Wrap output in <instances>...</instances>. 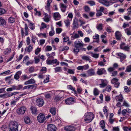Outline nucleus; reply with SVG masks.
Listing matches in <instances>:
<instances>
[{"label":"nucleus","instance_id":"1","mask_svg":"<svg viewBox=\"0 0 131 131\" xmlns=\"http://www.w3.org/2000/svg\"><path fill=\"white\" fill-rule=\"evenodd\" d=\"M22 126L16 121H12L10 124V130L9 131H20Z\"/></svg>","mask_w":131,"mask_h":131},{"label":"nucleus","instance_id":"2","mask_svg":"<svg viewBox=\"0 0 131 131\" xmlns=\"http://www.w3.org/2000/svg\"><path fill=\"white\" fill-rule=\"evenodd\" d=\"M83 44L80 40H77L74 42V47L73 49V52L77 54L79 51V48L83 47Z\"/></svg>","mask_w":131,"mask_h":131},{"label":"nucleus","instance_id":"3","mask_svg":"<svg viewBox=\"0 0 131 131\" xmlns=\"http://www.w3.org/2000/svg\"><path fill=\"white\" fill-rule=\"evenodd\" d=\"M84 120L86 123H89L92 121L94 118V116L92 113L87 112L84 115Z\"/></svg>","mask_w":131,"mask_h":131},{"label":"nucleus","instance_id":"4","mask_svg":"<svg viewBox=\"0 0 131 131\" xmlns=\"http://www.w3.org/2000/svg\"><path fill=\"white\" fill-rule=\"evenodd\" d=\"M45 119L44 114L41 113H40L37 117V119L38 121L40 123L43 122Z\"/></svg>","mask_w":131,"mask_h":131},{"label":"nucleus","instance_id":"5","mask_svg":"<svg viewBox=\"0 0 131 131\" xmlns=\"http://www.w3.org/2000/svg\"><path fill=\"white\" fill-rule=\"evenodd\" d=\"M120 48L121 49L123 50L127 51H129L130 48L128 45L125 46V43L124 42H122L120 45Z\"/></svg>","mask_w":131,"mask_h":131},{"label":"nucleus","instance_id":"6","mask_svg":"<svg viewBox=\"0 0 131 131\" xmlns=\"http://www.w3.org/2000/svg\"><path fill=\"white\" fill-rule=\"evenodd\" d=\"M26 110L25 107L23 106L18 108L17 110V112L19 114H23L25 113Z\"/></svg>","mask_w":131,"mask_h":131},{"label":"nucleus","instance_id":"7","mask_svg":"<svg viewBox=\"0 0 131 131\" xmlns=\"http://www.w3.org/2000/svg\"><path fill=\"white\" fill-rule=\"evenodd\" d=\"M75 100L74 98L72 97H70L66 99L65 100V102L67 104H71L74 103Z\"/></svg>","mask_w":131,"mask_h":131},{"label":"nucleus","instance_id":"8","mask_svg":"<svg viewBox=\"0 0 131 131\" xmlns=\"http://www.w3.org/2000/svg\"><path fill=\"white\" fill-rule=\"evenodd\" d=\"M47 129L48 131H56V128L54 125L50 124L48 125Z\"/></svg>","mask_w":131,"mask_h":131},{"label":"nucleus","instance_id":"9","mask_svg":"<svg viewBox=\"0 0 131 131\" xmlns=\"http://www.w3.org/2000/svg\"><path fill=\"white\" fill-rule=\"evenodd\" d=\"M36 105L39 107H41L43 104V101L41 99H38L36 100Z\"/></svg>","mask_w":131,"mask_h":131},{"label":"nucleus","instance_id":"10","mask_svg":"<svg viewBox=\"0 0 131 131\" xmlns=\"http://www.w3.org/2000/svg\"><path fill=\"white\" fill-rule=\"evenodd\" d=\"M64 129L67 131H74L75 128L72 126H67L64 127Z\"/></svg>","mask_w":131,"mask_h":131},{"label":"nucleus","instance_id":"11","mask_svg":"<svg viewBox=\"0 0 131 131\" xmlns=\"http://www.w3.org/2000/svg\"><path fill=\"white\" fill-rule=\"evenodd\" d=\"M116 55L119 56L120 58V61L122 62L126 58V56L122 53H119L116 54Z\"/></svg>","mask_w":131,"mask_h":131},{"label":"nucleus","instance_id":"12","mask_svg":"<svg viewBox=\"0 0 131 131\" xmlns=\"http://www.w3.org/2000/svg\"><path fill=\"white\" fill-rule=\"evenodd\" d=\"M101 83L99 84L100 87L104 88L107 85V82L106 80L101 79Z\"/></svg>","mask_w":131,"mask_h":131},{"label":"nucleus","instance_id":"13","mask_svg":"<svg viewBox=\"0 0 131 131\" xmlns=\"http://www.w3.org/2000/svg\"><path fill=\"white\" fill-rule=\"evenodd\" d=\"M106 72V71L104 68H98L97 72V74L99 75H101L102 74L105 73Z\"/></svg>","mask_w":131,"mask_h":131},{"label":"nucleus","instance_id":"14","mask_svg":"<svg viewBox=\"0 0 131 131\" xmlns=\"http://www.w3.org/2000/svg\"><path fill=\"white\" fill-rule=\"evenodd\" d=\"M30 110L32 114H37V108L35 106H32L30 107Z\"/></svg>","mask_w":131,"mask_h":131},{"label":"nucleus","instance_id":"15","mask_svg":"<svg viewBox=\"0 0 131 131\" xmlns=\"http://www.w3.org/2000/svg\"><path fill=\"white\" fill-rule=\"evenodd\" d=\"M53 17L55 20H57L60 19L61 16L58 12H56L54 14Z\"/></svg>","mask_w":131,"mask_h":131},{"label":"nucleus","instance_id":"16","mask_svg":"<svg viewBox=\"0 0 131 131\" xmlns=\"http://www.w3.org/2000/svg\"><path fill=\"white\" fill-rule=\"evenodd\" d=\"M87 73L88 75V76H91L95 74V72L94 70L93 69L89 70L87 71Z\"/></svg>","mask_w":131,"mask_h":131},{"label":"nucleus","instance_id":"17","mask_svg":"<svg viewBox=\"0 0 131 131\" xmlns=\"http://www.w3.org/2000/svg\"><path fill=\"white\" fill-rule=\"evenodd\" d=\"M63 98L64 97L63 96H60L58 95L55 96L54 99V100L55 102H57L62 100L63 99Z\"/></svg>","mask_w":131,"mask_h":131},{"label":"nucleus","instance_id":"18","mask_svg":"<svg viewBox=\"0 0 131 131\" xmlns=\"http://www.w3.org/2000/svg\"><path fill=\"white\" fill-rule=\"evenodd\" d=\"M108 0H99V2L103 5L107 6H108L109 5V3L108 1Z\"/></svg>","mask_w":131,"mask_h":131},{"label":"nucleus","instance_id":"19","mask_svg":"<svg viewBox=\"0 0 131 131\" xmlns=\"http://www.w3.org/2000/svg\"><path fill=\"white\" fill-rule=\"evenodd\" d=\"M61 9L62 12L63 13L66 10L67 6L64 5L63 3L60 4Z\"/></svg>","mask_w":131,"mask_h":131},{"label":"nucleus","instance_id":"20","mask_svg":"<svg viewBox=\"0 0 131 131\" xmlns=\"http://www.w3.org/2000/svg\"><path fill=\"white\" fill-rule=\"evenodd\" d=\"M115 99L117 101L122 102L123 98L122 94H120L119 96H116Z\"/></svg>","mask_w":131,"mask_h":131},{"label":"nucleus","instance_id":"21","mask_svg":"<svg viewBox=\"0 0 131 131\" xmlns=\"http://www.w3.org/2000/svg\"><path fill=\"white\" fill-rule=\"evenodd\" d=\"M35 81L32 79H31L25 82L24 83L25 85H27L29 84H34L35 83Z\"/></svg>","mask_w":131,"mask_h":131},{"label":"nucleus","instance_id":"22","mask_svg":"<svg viewBox=\"0 0 131 131\" xmlns=\"http://www.w3.org/2000/svg\"><path fill=\"white\" fill-rule=\"evenodd\" d=\"M6 21L3 18L0 17V25H1L4 26L6 25Z\"/></svg>","mask_w":131,"mask_h":131},{"label":"nucleus","instance_id":"23","mask_svg":"<svg viewBox=\"0 0 131 131\" xmlns=\"http://www.w3.org/2000/svg\"><path fill=\"white\" fill-rule=\"evenodd\" d=\"M115 37L116 39L119 40L121 39V35L120 32L118 31H116L115 33Z\"/></svg>","mask_w":131,"mask_h":131},{"label":"nucleus","instance_id":"24","mask_svg":"<svg viewBox=\"0 0 131 131\" xmlns=\"http://www.w3.org/2000/svg\"><path fill=\"white\" fill-rule=\"evenodd\" d=\"M99 35L97 34H95V35L93 36V39H96V41H93V42H99Z\"/></svg>","mask_w":131,"mask_h":131},{"label":"nucleus","instance_id":"25","mask_svg":"<svg viewBox=\"0 0 131 131\" xmlns=\"http://www.w3.org/2000/svg\"><path fill=\"white\" fill-rule=\"evenodd\" d=\"M33 48V45H30L28 47H26L25 48V51H26L29 52H30L32 50Z\"/></svg>","mask_w":131,"mask_h":131},{"label":"nucleus","instance_id":"26","mask_svg":"<svg viewBox=\"0 0 131 131\" xmlns=\"http://www.w3.org/2000/svg\"><path fill=\"white\" fill-rule=\"evenodd\" d=\"M54 69L55 73L61 72L62 71L61 67H56L54 68Z\"/></svg>","mask_w":131,"mask_h":131},{"label":"nucleus","instance_id":"27","mask_svg":"<svg viewBox=\"0 0 131 131\" xmlns=\"http://www.w3.org/2000/svg\"><path fill=\"white\" fill-rule=\"evenodd\" d=\"M24 121L27 124H29L31 122L30 118L28 116H26L25 117Z\"/></svg>","mask_w":131,"mask_h":131},{"label":"nucleus","instance_id":"28","mask_svg":"<svg viewBox=\"0 0 131 131\" xmlns=\"http://www.w3.org/2000/svg\"><path fill=\"white\" fill-rule=\"evenodd\" d=\"M73 26L74 28H77L78 27V24L77 19L74 20L73 23Z\"/></svg>","mask_w":131,"mask_h":131},{"label":"nucleus","instance_id":"29","mask_svg":"<svg viewBox=\"0 0 131 131\" xmlns=\"http://www.w3.org/2000/svg\"><path fill=\"white\" fill-rule=\"evenodd\" d=\"M50 111L52 115H55L56 114V109L55 108H51L50 109Z\"/></svg>","mask_w":131,"mask_h":131},{"label":"nucleus","instance_id":"30","mask_svg":"<svg viewBox=\"0 0 131 131\" xmlns=\"http://www.w3.org/2000/svg\"><path fill=\"white\" fill-rule=\"evenodd\" d=\"M125 30L128 35H131V28H127Z\"/></svg>","mask_w":131,"mask_h":131},{"label":"nucleus","instance_id":"31","mask_svg":"<svg viewBox=\"0 0 131 131\" xmlns=\"http://www.w3.org/2000/svg\"><path fill=\"white\" fill-rule=\"evenodd\" d=\"M100 124L101 127L102 129H104L105 128V125L104 121V120H102L100 122Z\"/></svg>","mask_w":131,"mask_h":131},{"label":"nucleus","instance_id":"32","mask_svg":"<svg viewBox=\"0 0 131 131\" xmlns=\"http://www.w3.org/2000/svg\"><path fill=\"white\" fill-rule=\"evenodd\" d=\"M11 49L10 48H7L4 50V53L5 55H7L11 51Z\"/></svg>","mask_w":131,"mask_h":131},{"label":"nucleus","instance_id":"33","mask_svg":"<svg viewBox=\"0 0 131 131\" xmlns=\"http://www.w3.org/2000/svg\"><path fill=\"white\" fill-rule=\"evenodd\" d=\"M29 27L32 30L35 28V25L33 23H30L28 25Z\"/></svg>","mask_w":131,"mask_h":131},{"label":"nucleus","instance_id":"34","mask_svg":"<svg viewBox=\"0 0 131 131\" xmlns=\"http://www.w3.org/2000/svg\"><path fill=\"white\" fill-rule=\"evenodd\" d=\"M93 93L96 96L99 94V91L96 88H94L93 91Z\"/></svg>","mask_w":131,"mask_h":131},{"label":"nucleus","instance_id":"35","mask_svg":"<svg viewBox=\"0 0 131 131\" xmlns=\"http://www.w3.org/2000/svg\"><path fill=\"white\" fill-rule=\"evenodd\" d=\"M8 20L9 22L13 23L15 21V19L14 17H11L8 19Z\"/></svg>","mask_w":131,"mask_h":131},{"label":"nucleus","instance_id":"36","mask_svg":"<svg viewBox=\"0 0 131 131\" xmlns=\"http://www.w3.org/2000/svg\"><path fill=\"white\" fill-rule=\"evenodd\" d=\"M77 90L78 93L80 94L81 93L82 89L81 88L79 85L77 86Z\"/></svg>","mask_w":131,"mask_h":131},{"label":"nucleus","instance_id":"37","mask_svg":"<svg viewBox=\"0 0 131 131\" xmlns=\"http://www.w3.org/2000/svg\"><path fill=\"white\" fill-rule=\"evenodd\" d=\"M118 79L116 78H114L111 81L112 83L114 84L118 82Z\"/></svg>","mask_w":131,"mask_h":131},{"label":"nucleus","instance_id":"38","mask_svg":"<svg viewBox=\"0 0 131 131\" xmlns=\"http://www.w3.org/2000/svg\"><path fill=\"white\" fill-rule=\"evenodd\" d=\"M131 72V65L128 66L125 71V72Z\"/></svg>","mask_w":131,"mask_h":131},{"label":"nucleus","instance_id":"39","mask_svg":"<svg viewBox=\"0 0 131 131\" xmlns=\"http://www.w3.org/2000/svg\"><path fill=\"white\" fill-rule=\"evenodd\" d=\"M28 27L27 25L26 24H25V35H28Z\"/></svg>","mask_w":131,"mask_h":131},{"label":"nucleus","instance_id":"40","mask_svg":"<svg viewBox=\"0 0 131 131\" xmlns=\"http://www.w3.org/2000/svg\"><path fill=\"white\" fill-rule=\"evenodd\" d=\"M18 92H15L10 94H6V96H7V97H10L13 95H16L18 94Z\"/></svg>","mask_w":131,"mask_h":131},{"label":"nucleus","instance_id":"41","mask_svg":"<svg viewBox=\"0 0 131 131\" xmlns=\"http://www.w3.org/2000/svg\"><path fill=\"white\" fill-rule=\"evenodd\" d=\"M102 24H99L96 27L97 29L101 31L103 29Z\"/></svg>","mask_w":131,"mask_h":131},{"label":"nucleus","instance_id":"42","mask_svg":"<svg viewBox=\"0 0 131 131\" xmlns=\"http://www.w3.org/2000/svg\"><path fill=\"white\" fill-rule=\"evenodd\" d=\"M23 85H19L17 86H14L15 88H14V89L17 90H19L23 88Z\"/></svg>","mask_w":131,"mask_h":131},{"label":"nucleus","instance_id":"43","mask_svg":"<svg viewBox=\"0 0 131 131\" xmlns=\"http://www.w3.org/2000/svg\"><path fill=\"white\" fill-rule=\"evenodd\" d=\"M49 75H46V78L43 81V83H45L48 82L49 81Z\"/></svg>","mask_w":131,"mask_h":131},{"label":"nucleus","instance_id":"44","mask_svg":"<svg viewBox=\"0 0 131 131\" xmlns=\"http://www.w3.org/2000/svg\"><path fill=\"white\" fill-rule=\"evenodd\" d=\"M91 56L94 58H97L99 57V54L93 53Z\"/></svg>","mask_w":131,"mask_h":131},{"label":"nucleus","instance_id":"45","mask_svg":"<svg viewBox=\"0 0 131 131\" xmlns=\"http://www.w3.org/2000/svg\"><path fill=\"white\" fill-rule=\"evenodd\" d=\"M46 27L47 26L43 22L41 24V27L40 28V29H43L45 28H46Z\"/></svg>","mask_w":131,"mask_h":131},{"label":"nucleus","instance_id":"46","mask_svg":"<svg viewBox=\"0 0 131 131\" xmlns=\"http://www.w3.org/2000/svg\"><path fill=\"white\" fill-rule=\"evenodd\" d=\"M85 11L87 12H88L90 11V9L88 6H86L84 7Z\"/></svg>","mask_w":131,"mask_h":131},{"label":"nucleus","instance_id":"47","mask_svg":"<svg viewBox=\"0 0 131 131\" xmlns=\"http://www.w3.org/2000/svg\"><path fill=\"white\" fill-rule=\"evenodd\" d=\"M79 36L78 34H75L74 35L72 36H71V38L72 39H73L75 38H79Z\"/></svg>","mask_w":131,"mask_h":131},{"label":"nucleus","instance_id":"48","mask_svg":"<svg viewBox=\"0 0 131 131\" xmlns=\"http://www.w3.org/2000/svg\"><path fill=\"white\" fill-rule=\"evenodd\" d=\"M64 23L66 24V26L67 27H68L70 24V23L69 20L68 19L64 21Z\"/></svg>","mask_w":131,"mask_h":131},{"label":"nucleus","instance_id":"49","mask_svg":"<svg viewBox=\"0 0 131 131\" xmlns=\"http://www.w3.org/2000/svg\"><path fill=\"white\" fill-rule=\"evenodd\" d=\"M89 58V57L87 56H83L82 57V59L84 60L88 61Z\"/></svg>","mask_w":131,"mask_h":131},{"label":"nucleus","instance_id":"50","mask_svg":"<svg viewBox=\"0 0 131 131\" xmlns=\"http://www.w3.org/2000/svg\"><path fill=\"white\" fill-rule=\"evenodd\" d=\"M5 12L6 11L3 8H0V15L4 14Z\"/></svg>","mask_w":131,"mask_h":131},{"label":"nucleus","instance_id":"51","mask_svg":"<svg viewBox=\"0 0 131 131\" xmlns=\"http://www.w3.org/2000/svg\"><path fill=\"white\" fill-rule=\"evenodd\" d=\"M34 59L35 61V63L36 64L38 63L40 61V59L39 58L35 57H34Z\"/></svg>","mask_w":131,"mask_h":131},{"label":"nucleus","instance_id":"52","mask_svg":"<svg viewBox=\"0 0 131 131\" xmlns=\"http://www.w3.org/2000/svg\"><path fill=\"white\" fill-rule=\"evenodd\" d=\"M62 30V29L60 28H57L56 29V32L58 34H59L60 33Z\"/></svg>","mask_w":131,"mask_h":131},{"label":"nucleus","instance_id":"53","mask_svg":"<svg viewBox=\"0 0 131 131\" xmlns=\"http://www.w3.org/2000/svg\"><path fill=\"white\" fill-rule=\"evenodd\" d=\"M29 72L30 73H32L34 71V67L33 66H31L29 69Z\"/></svg>","mask_w":131,"mask_h":131},{"label":"nucleus","instance_id":"54","mask_svg":"<svg viewBox=\"0 0 131 131\" xmlns=\"http://www.w3.org/2000/svg\"><path fill=\"white\" fill-rule=\"evenodd\" d=\"M67 89L71 90L73 91L74 89L75 88H73L71 85H69L67 86Z\"/></svg>","mask_w":131,"mask_h":131},{"label":"nucleus","instance_id":"55","mask_svg":"<svg viewBox=\"0 0 131 131\" xmlns=\"http://www.w3.org/2000/svg\"><path fill=\"white\" fill-rule=\"evenodd\" d=\"M124 131H131V128H129L127 127H123Z\"/></svg>","mask_w":131,"mask_h":131},{"label":"nucleus","instance_id":"56","mask_svg":"<svg viewBox=\"0 0 131 131\" xmlns=\"http://www.w3.org/2000/svg\"><path fill=\"white\" fill-rule=\"evenodd\" d=\"M52 49V48L51 46H48L46 47V50L48 51L51 50Z\"/></svg>","mask_w":131,"mask_h":131},{"label":"nucleus","instance_id":"57","mask_svg":"<svg viewBox=\"0 0 131 131\" xmlns=\"http://www.w3.org/2000/svg\"><path fill=\"white\" fill-rule=\"evenodd\" d=\"M51 97V95L49 93H47L45 94V97L47 99H50Z\"/></svg>","mask_w":131,"mask_h":131},{"label":"nucleus","instance_id":"58","mask_svg":"<svg viewBox=\"0 0 131 131\" xmlns=\"http://www.w3.org/2000/svg\"><path fill=\"white\" fill-rule=\"evenodd\" d=\"M111 86L110 85H108L106 87L105 89V90L108 92H110L111 90Z\"/></svg>","mask_w":131,"mask_h":131},{"label":"nucleus","instance_id":"59","mask_svg":"<svg viewBox=\"0 0 131 131\" xmlns=\"http://www.w3.org/2000/svg\"><path fill=\"white\" fill-rule=\"evenodd\" d=\"M34 62L32 60H30L28 61L26 63V64L27 66H28L30 64H32Z\"/></svg>","mask_w":131,"mask_h":131},{"label":"nucleus","instance_id":"60","mask_svg":"<svg viewBox=\"0 0 131 131\" xmlns=\"http://www.w3.org/2000/svg\"><path fill=\"white\" fill-rule=\"evenodd\" d=\"M129 112L126 109H124L122 111V114L123 115L125 116L126 113L127 112Z\"/></svg>","mask_w":131,"mask_h":131},{"label":"nucleus","instance_id":"61","mask_svg":"<svg viewBox=\"0 0 131 131\" xmlns=\"http://www.w3.org/2000/svg\"><path fill=\"white\" fill-rule=\"evenodd\" d=\"M88 3L90 4L91 6H93L95 5V2L92 1H90L88 2Z\"/></svg>","mask_w":131,"mask_h":131},{"label":"nucleus","instance_id":"62","mask_svg":"<svg viewBox=\"0 0 131 131\" xmlns=\"http://www.w3.org/2000/svg\"><path fill=\"white\" fill-rule=\"evenodd\" d=\"M41 51V48H37L36 50L35 51V53L36 55L38 54L39 52Z\"/></svg>","mask_w":131,"mask_h":131},{"label":"nucleus","instance_id":"63","mask_svg":"<svg viewBox=\"0 0 131 131\" xmlns=\"http://www.w3.org/2000/svg\"><path fill=\"white\" fill-rule=\"evenodd\" d=\"M83 70H86L89 68V66L88 64H86L83 66Z\"/></svg>","mask_w":131,"mask_h":131},{"label":"nucleus","instance_id":"64","mask_svg":"<svg viewBox=\"0 0 131 131\" xmlns=\"http://www.w3.org/2000/svg\"><path fill=\"white\" fill-rule=\"evenodd\" d=\"M74 70L71 69H69L68 70V72L70 74H73L74 73Z\"/></svg>","mask_w":131,"mask_h":131}]
</instances>
